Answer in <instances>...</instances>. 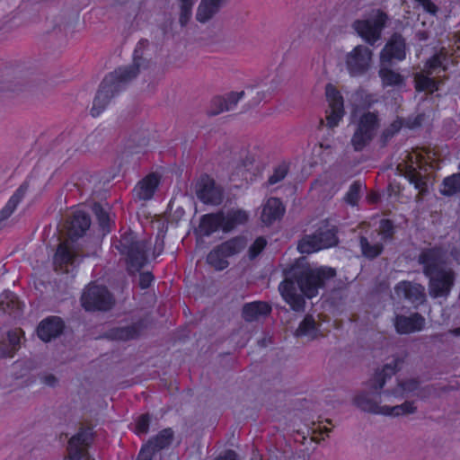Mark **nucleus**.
Returning <instances> with one entry per match:
<instances>
[{"label":"nucleus","instance_id":"32","mask_svg":"<svg viewBox=\"0 0 460 460\" xmlns=\"http://www.w3.org/2000/svg\"><path fill=\"white\" fill-rule=\"evenodd\" d=\"M378 75L384 88L401 87L405 83V78L402 75L389 67L381 66L378 71Z\"/></svg>","mask_w":460,"mask_h":460},{"label":"nucleus","instance_id":"26","mask_svg":"<svg viewBox=\"0 0 460 460\" xmlns=\"http://www.w3.org/2000/svg\"><path fill=\"white\" fill-rule=\"evenodd\" d=\"M146 327L144 321H138L130 325L115 327L108 331L106 336L111 340L128 341L139 336L141 331Z\"/></svg>","mask_w":460,"mask_h":460},{"label":"nucleus","instance_id":"21","mask_svg":"<svg viewBox=\"0 0 460 460\" xmlns=\"http://www.w3.org/2000/svg\"><path fill=\"white\" fill-rule=\"evenodd\" d=\"M244 95V92L241 91L239 93L231 92L224 96H216L211 100L209 110L208 111V114L209 116H216L220 114L225 111L233 110L240 99Z\"/></svg>","mask_w":460,"mask_h":460},{"label":"nucleus","instance_id":"39","mask_svg":"<svg viewBox=\"0 0 460 460\" xmlns=\"http://www.w3.org/2000/svg\"><path fill=\"white\" fill-rule=\"evenodd\" d=\"M414 87L416 92H429L433 93L438 90V83L432 77L417 73L414 75Z\"/></svg>","mask_w":460,"mask_h":460},{"label":"nucleus","instance_id":"18","mask_svg":"<svg viewBox=\"0 0 460 460\" xmlns=\"http://www.w3.org/2000/svg\"><path fill=\"white\" fill-rule=\"evenodd\" d=\"M65 324L58 316H49L43 319L37 327V335L44 342H49L58 337Z\"/></svg>","mask_w":460,"mask_h":460},{"label":"nucleus","instance_id":"7","mask_svg":"<svg viewBox=\"0 0 460 460\" xmlns=\"http://www.w3.org/2000/svg\"><path fill=\"white\" fill-rule=\"evenodd\" d=\"M379 122L376 112L366 111L359 116L351 137V145L355 151L364 150L372 142L379 128Z\"/></svg>","mask_w":460,"mask_h":460},{"label":"nucleus","instance_id":"9","mask_svg":"<svg viewBox=\"0 0 460 460\" xmlns=\"http://www.w3.org/2000/svg\"><path fill=\"white\" fill-rule=\"evenodd\" d=\"M372 50L363 45L356 46L346 55V68L351 77L366 75L371 67Z\"/></svg>","mask_w":460,"mask_h":460},{"label":"nucleus","instance_id":"38","mask_svg":"<svg viewBox=\"0 0 460 460\" xmlns=\"http://www.w3.org/2000/svg\"><path fill=\"white\" fill-rule=\"evenodd\" d=\"M417 407L415 406L414 402L406 401L402 404L388 406L384 405V410L381 411V415L385 416H392V417H399L402 415L412 414L416 412Z\"/></svg>","mask_w":460,"mask_h":460},{"label":"nucleus","instance_id":"62","mask_svg":"<svg viewBox=\"0 0 460 460\" xmlns=\"http://www.w3.org/2000/svg\"><path fill=\"white\" fill-rule=\"evenodd\" d=\"M394 288H423V287L421 285H420V284H418L416 286H412L408 281H402V282H399Z\"/></svg>","mask_w":460,"mask_h":460},{"label":"nucleus","instance_id":"10","mask_svg":"<svg viewBox=\"0 0 460 460\" xmlns=\"http://www.w3.org/2000/svg\"><path fill=\"white\" fill-rule=\"evenodd\" d=\"M197 198L205 205L218 206L224 200V190L216 181L205 173L196 183Z\"/></svg>","mask_w":460,"mask_h":460},{"label":"nucleus","instance_id":"64","mask_svg":"<svg viewBox=\"0 0 460 460\" xmlns=\"http://www.w3.org/2000/svg\"><path fill=\"white\" fill-rule=\"evenodd\" d=\"M450 332L455 336H460V327L451 330Z\"/></svg>","mask_w":460,"mask_h":460},{"label":"nucleus","instance_id":"51","mask_svg":"<svg viewBox=\"0 0 460 460\" xmlns=\"http://www.w3.org/2000/svg\"><path fill=\"white\" fill-rule=\"evenodd\" d=\"M155 453L157 452L152 447V446L146 443L140 449V452L137 456V460H152Z\"/></svg>","mask_w":460,"mask_h":460},{"label":"nucleus","instance_id":"45","mask_svg":"<svg viewBox=\"0 0 460 460\" xmlns=\"http://www.w3.org/2000/svg\"><path fill=\"white\" fill-rule=\"evenodd\" d=\"M267 245V241L263 236L257 237L251 244L248 250V256L251 260L257 258Z\"/></svg>","mask_w":460,"mask_h":460},{"label":"nucleus","instance_id":"54","mask_svg":"<svg viewBox=\"0 0 460 460\" xmlns=\"http://www.w3.org/2000/svg\"><path fill=\"white\" fill-rule=\"evenodd\" d=\"M414 1L417 2L423 8V10L426 13H428L431 15H436L438 12V7L431 0H414Z\"/></svg>","mask_w":460,"mask_h":460},{"label":"nucleus","instance_id":"13","mask_svg":"<svg viewBox=\"0 0 460 460\" xmlns=\"http://www.w3.org/2000/svg\"><path fill=\"white\" fill-rule=\"evenodd\" d=\"M81 302L86 311H107L113 305V298L109 289H85Z\"/></svg>","mask_w":460,"mask_h":460},{"label":"nucleus","instance_id":"58","mask_svg":"<svg viewBox=\"0 0 460 460\" xmlns=\"http://www.w3.org/2000/svg\"><path fill=\"white\" fill-rule=\"evenodd\" d=\"M40 381L42 384H44L48 386H50V387L56 386L58 382V378L52 374H46V375L41 376Z\"/></svg>","mask_w":460,"mask_h":460},{"label":"nucleus","instance_id":"48","mask_svg":"<svg viewBox=\"0 0 460 460\" xmlns=\"http://www.w3.org/2000/svg\"><path fill=\"white\" fill-rule=\"evenodd\" d=\"M402 127L403 119L398 117L384 129L382 136L385 139H390L399 133Z\"/></svg>","mask_w":460,"mask_h":460},{"label":"nucleus","instance_id":"37","mask_svg":"<svg viewBox=\"0 0 460 460\" xmlns=\"http://www.w3.org/2000/svg\"><path fill=\"white\" fill-rule=\"evenodd\" d=\"M458 172L443 179L440 190L442 195L451 197L460 192V163L458 164Z\"/></svg>","mask_w":460,"mask_h":460},{"label":"nucleus","instance_id":"23","mask_svg":"<svg viewBox=\"0 0 460 460\" xmlns=\"http://www.w3.org/2000/svg\"><path fill=\"white\" fill-rule=\"evenodd\" d=\"M24 304L9 289H5L0 296V311L8 314L14 320L22 316Z\"/></svg>","mask_w":460,"mask_h":460},{"label":"nucleus","instance_id":"52","mask_svg":"<svg viewBox=\"0 0 460 460\" xmlns=\"http://www.w3.org/2000/svg\"><path fill=\"white\" fill-rule=\"evenodd\" d=\"M405 394L415 392L420 387V381L416 378L401 380Z\"/></svg>","mask_w":460,"mask_h":460},{"label":"nucleus","instance_id":"11","mask_svg":"<svg viewBox=\"0 0 460 460\" xmlns=\"http://www.w3.org/2000/svg\"><path fill=\"white\" fill-rule=\"evenodd\" d=\"M93 442V431L90 428H81L68 441L69 460H94L88 448Z\"/></svg>","mask_w":460,"mask_h":460},{"label":"nucleus","instance_id":"25","mask_svg":"<svg viewBox=\"0 0 460 460\" xmlns=\"http://www.w3.org/2000/svg\"><path fill=\"white\" fill-rule=\"evenodd\" d=\"M224 211L218 210L214 213H208L201 216L199 230L204 236H210L212 234L222 230L224 232Z\"/></svg>","mask_w":460,"mask_h":460},{"label":"nucleus","instance_id":"24","mask_svg":"<svg viewBox=\"0 0 460 460\" xmlns=\"http://www.w3.org/2000/svg\"><path fill=\"white\" fill-rule=\"evenodd\" d=\"M283 299L295 311H303L305 308V297H312L316 295L317 289H279Z\"/></svg>","mask_w":460,"mask_h":460},{"label":"nucleus","instance_id":"12","mask_svg":"<svg viewBox=\"0 0 460 460\" xmlns=\"http://www.w3.org/2000/svg\"><path fill=\"white\" fill-rule=\"evenodd\" d=\"M325 95L329 102V111L326 112L327 127H337L345 115L344 100L341 92L332 84L325 86Z\"/></svg>","mask_w":460,"mask_h":460},{"label":"nucleus","instance_id":"46","mask_svg":"<svg viewBox=\"0 0 460 460\" xmlns=\"http://www.w3.org/2000/svg\"><path fill=\"white\" fill-rule=\"evenodd\" d=\"M402 291L403 296L416 305L423 304L426 300L424 289H402Z\"/></svg>","mask_w":460,"mask_h":460},{"label":"nucleus","instance_id":"33","mask_svg":"<svg viewBox=\"0 0 460 460\" xmlns=\"http://www.w3.org/2000/svg\"><path fill=\"white\" fill-rule=\"evenodd\" d=\"M174 438V432L171 428L161 430L156 436L151 438L147 443L156 451L160 452L170 447Z\"/></svg>","mask_w":460,"mask_h":460},{"label":"nucleus","instance_id":"61","mask_svg":"<svg viewBox=\"0 0 460 460\" xmlns=\"http://www.w3.org/2000/svg\"><path fill=\"white\" fill-rule=\"evenodd\" d=\"M450 289H429V295L431 296L437 297L443 295H447Z\"/></svg>","mask_w":460,"mask_h":460},{"label":"nucleus","instance_id":"16","mask_svg":"<svg viewBox=\"0 0 460 460\" xmlns=\"http://www.w3.org/2000/svg\"><path fill=\"white\" fill-rule=\"evenodd\" d=\"M285 212L286 207L281 199L276 197H270L262 205L260 218L262 224L270 226L276 221L281 220Z\"/></svg>","mask_w":460,"mask_h":460},{"label":"nucleus","instance_id":"35","mask_svg":"<svg viewBox=\"0 0 460 460\" xmlns=\"http://www.w3.org/2000/svg\"><path fill=\"white\" fill-rule=\"evenodd\" d=\"M359 247L362 253V256L368 259L374 260L382 254L384 252V243L378 242L376 243H371L367 237L360 236L359 237Z\"/></svg>","mask_w":460,"mask_h":460},{"label":"nucleus","instance_id":"36","mask_svg":"<svg viewBox=\"0 0 460 460\" xmlns=\"http://www.w3.org/2000/svg\"><path fill=\"white\" fill-rule=\"evenodd\" d=\"M319 324L316 323L314 317L310 314L305 315L304 320L299 323L296 331V336H307L311 340H314L319 336Z\"/></svg>","mask_w":460,"mask_h":460},{"label":"nucleus","instance_id":"14","mask_svg":"<svg viewBox=\"0 0 460 460\" xmlns=\"http://www.w3.org/2000/svg\"><path fill=\"white\" fill-rule=\"evenodd\" d=\"M24 331L21 328L11 329L0 339V359L13 358L25 340Z\"/></svg>","mask_w":460,"mask_h":460},{"label":"nucleus","instance_id":"34","mask_svg":"<svg viewBox=\"0 0 460 460\" xmlns=\"http://www.w3.org/2000/svg\"><path fill=\"white\" fill-rule=\"evenodd\" d=\"M323 245L321 244V241L316 234V233H313L312 234L304 235L297 243V250L300 253L310 254L313 252H316L318 251L323 250Z\"/></svg>","mask_w":460,"mask_h":460},{"label":"nucleus","instance_id":"22","mask_svg":"<svg viewBox=\"0 0 460 460\" xmlns=\"http://www.w3.org/2000/svg\"><path fill=\"white\" fill-rule=\"evenodd\" d=\"M424 325L425 318L418 313L410 316L396 315L394 320L396 332L400 334L420 332L424 328Z\"/></svg>","mask_w":460,"mask_h":460},{"label":"nucleus","instance_id":"1","mask_svg":"<svg viewBox=\"0 0 460 460\" xmlns=\"http://www.w3.org/2000/svg\"><path fill=\"white\" fill-rule=\"evenodd\" d=\"M148 44L147 40L141 39L134 49L132 64L119 66L103 78L90 111L93 117H99L105 111L111 100L122 92L129 81L137 77L140 68H145L144 65L148 62L143 58V53Z\"/></svg>","mask_w":460,"mask_h":460},{"label":"nucleus","instance_id":"5","mask_svg":"<svg viewBox=\"0 0 460 460\" xmlns=\"http://www.w3.org/2000/svg\"><path fill=\"white\" fill-rule=\"evenodd\" d=\"M115 248L126 257L128 269L139 271L148 262L151 243L148 240H137V234L127 229L114 243Z\"/></svg>","mask_w":460,"mask_h":460},{"label":"nucleus","instance_id":"31","mask_svg":"<svg viewBox=\"0 0 460 460\" xmlns=\"http://www.w3.org/2000/svg\"><path fill=\"white\" fill-rule=\"evenodd\" d=\"M226 0H201L198 6L196 19L206 22L216 14Z\"/></svg>","mask_w":460,"mask_h":460},{"label":"nucleus","instance_id":"56","mask_svg":"<svg viewBox=\"0 0 460 460\" xmlns=\"http://www.w3.org/2000/svg\"><path fill=\"white\" fill-rule=\"evenodd\" d=\"M192 14V7L181 5V13H180V23L181 26H186L190 20Z\"/></svg>","mask_w":460,"mask_h":460},{"label":"nucleus","instance_id":"2","mask_svg":"<svg viewBox=\"0 0 460 460\" xmlns=\"http://www.w3.org/2000/svg\"><path fill=\"white\" fill-rule=\"evenodd\" d=\"M336 275L332 267H312L307 262L296 261L283 270L284 279L278 288H324Z\"/></svg>","mask_w":460,"mask_h":460},{"label":"nucleus","instance_id":"28","mask_svg":"<svg viewBox=\"0 0 460 460\" xmlns=\"http://www.w3.org/2000/svg\"><path fill=\"white\" fill-rule=\"evenodd\" d=\"M315 233L323 249L336 246L339 243L338 227L334 225L331 226L329 219L323 220Z\"/></svg>","mask_w":460,"mask_h":460},{"label":"nucleus","instance_id":"50","mask_svg":"<svg viewBox=\"0 0 460 460\" xmlns=\"http://www.w3.org/2000/svg\"><path fill=\"white\" fill-rule=\"evenodd\" d=\"M443 64V53H436L431 56L425 63V66L429 70H436L442 66Z\"/></svg>","mask_w":460,"mask_h":460},{"label":"nucleus","instance_id":"20","mask_svg":"<svg viewBox=\"0 0 460 460\" xmlns=\"http://www.w3.org/2000/svg\"><path fill=\"white\" fill-rule=\"evenodd\" d=\"M160 181L161 178L158 174L155 172L148 173L135 186L134 192L136 197L139 200H150L154 197L160 184Z\"/></svg>","mask_w":460,"mask_h":460},{"label":"nucleus","instance_id":"40","mask_svg":"<svg viewBox=\"0 0 460 460\" xmlns=\"http://www.w3.org/2000/svg\"><path fill=\"white\" fill-rule=\"evenodd\" d=\"M376 231L382 243H385L391 242L395 234V226L394 221L389 218H382L379 221Z\"/></svg>","mask_w":460,"mask_h":460},{"label":"nucleus","instance_id":"8","mask_svg":"<svg viewBox=\"0 0 460 460\" xmlns=\"http://www.w3.org/2000/svg\"><path fill=\"white\" fill-rule=\"evenodd\" d=\"M387 20V14L378 10L376 15L371 20L355 21L353 28L367 44L373 46L380 39Z\"/></svg>","mask_w":460,"mask_h":460},{"label":"nucleus","instance_id":"41","mask_svg":"<svg viewBox=\"0 0 460 460\" xmlns=\"http://www.w3.org/2000/svg\"><path fill=\"white\" fill-rule=\"evenodd\" d=\"M362 184L359 181H355L349 186L344 196V201L351 207H356L361 197Z\"/></svg>","mask_w":460,"mask_h":460},{"label":"nucleus","instance_id":"63","mask_svg":"<svg viewBox=\"0 0 460 460\" xmlns=\"http://www.w3.org/2000/svg\"><path fill=\"white\" fill-rule=\"evenodd\" d=\"M194 0H181V5L193 6Z\"/></svg>","mask_w":460,"mask_h":460},{"label":"nucleus","instance_id":"47","mask_svg":"<svg viewBox=\"0 0 460 460\" xmlns=\"http://www.w3.org/2000/svg\"><path fill=\"white\" fill-rule=\"evenodd\" d=\"M21 77L13 76L11 80L0 83V92H20L23 90L24 84Z\"/></svg>","mask_w":460,"mask_h":460},{"label":"nucleus","instance_id":"43","mask_svg":"<svg viewBox=\"0 0 460 460\" xmlns=\"http://www.w3.org/2000/svg\"><path fill=\"white\" fill-rule=\"evenodd\" d=\"M289 165L283 162L276 166L272 174L268 179V185L272 186L281 181L288 175Z\"/></svg>","mask_w":460,"mask_h":460},{"label":"nucleus","instance_id":"30","mask_svg":"<svg viewBox=\"0 0 460 460\" xmlns=\"http://www.w3.org/2000/svg\"><path fill=\"white\" fill-rule=\"evenodd\" d=\"M224 232L229 233L239 226L245 225L249 220V214L242 208H232L224 212Z\"/></svg>","mask_w":460,"mask_h":460},{"label":"nucleus","instance_id":"44","mask_svg":"<svg viewBox=\"0 0 460 460\" xmlns=\"http://www.w3.org/2000/svg\"><path fill=\"white\" fill-rule=\"evenodd\" d=\"M98 224L102 231L110 232V216L109 213L100 205L96 204L93 208Z\"/></svg>","mask_w":460,"mask_h":460},{"label":"nucleus","instance_id":"17","mask_svg":"<svg viewBox=\"0 0 460 460\" xmlns=\"http://www.w3.org/2000/svg\"><path fill=\"white\" fill-rule=\"evenodd\" d=\"M91 226V217L86 212L77 210L73 213L67 221L68 238L75 242L79 237H83Z\"/></svg>","mask_w":460,"mask_h":460},{"label":"nucleus","instance_id":"19","mask_svg":"<svg viewBox=\"0 0 460 460\" xmlns=\"http://www.w3.org/2000/svg\"><path fill=\"white\" fill-rule=\"evenodd\" d=\"M28 189L29 183L27 181L22 183L10 197L3 208L0 209V231L5 227L7 220L14 213L18 205L24 199Z\"/></svg>","mask_w":460,"mask_h":460},{"label":"nucleus","instance_id":"3","mask_svg":"<svg viewBox=\"0 0 460 460\" xmlns=\"http://www.w3.org/2000/svg\"><path fill=\"white\" fill-rule=\"evenodd\" d=\"M402 363L403 358H396L385 364L382 369L377 370L368 381L367 389H364L355 395L354 404L363 411L381 415V411L384 410V405H381L382 389L387 380L401 369Z\"/></svg>","mask_w":460,"mask_h":460},{"label":"nucleus","instance_id":"27","mask_svg":"<svg viewBox=\"0 0 460 460\" xmlns=\"http://www.w3.org/2000/svg\"><path fill=\"white\" fill-rule=\"evenodd\" d=\"M76 252L67 242L60 243L53 256V263L56 270H63L75 263Z\"/></svg>","mask_w":460,"mask_h":460},{"label":"nucleus","instance_id":"60","mask_svg":"<svg viewBox=\"0 0 460 460\" xmlns=\"http://www.w3.org/2000/svg\"><path fill=\"white\" fill-rule=\"evenodd\" d=\"M164 246V240L159 241L157 238L155 244L154 252H153L154 257H158L163 252Z\"/></svg>","mask_w":460,"mask_h":460},{"label":"nucleus","instance_id":"4","mask_svg":"<svg viewBox=\"0 0 460 460\" xmlns=\"http://www.w3.org/2000/svg\"><path fill=\"white\" fill-rule=\"evenodd\" d=\"M418 262L429 279V288H453L456 274L441 247L423 248L418 256Z\"/></svg>","mask_w":460,"mask_h":460},{"label":"nucleus","instance_id":"15","mask_svg":"<svg viewBox=\"0 0 460 460\" xmlns=\"http://www.w3.org/2000/svg\"><path fill=\"white\" fill-rule=\"evenodd\" d=\"M406 58V42L404 38L394 33L385 45L380 54L383 64L391 63L393 60L402 61Z\"/></svg>","mask_w":460,"mask_h":460},{"label":"nucleus","instance_id":"55","mask_svg":"<svg viewBox=\"0 0 460 460\" xmlns=\"http://www.w3.org/2000/svg\"><path fill=\"white\" fill-rule=\"evenodd\" d=\"M382 394L386 396H394L395 398H400V399L403 398L406 395L401 381L398 382L396 387H394L393 389L385 390L382 392Z\"/></svg>","mask_w":460,"mask_h":460},{"label":"nucleus","instance_id":"42","mask_svg":"<svg viewBox=\"0 0 460 460\" xmlns=\"http://www.w3.org/2000/svg\"><path fill=\"white\" fill-rule=\"evenodd\" d=\"M130 141H132L134 145L128 144V146L132 149V153H139L140 150H136V148L146 147L150 143V139L149 137H146L145 130H141L131 135Z\"/></svg>","mask_w":460,"mask_h":460},{"label":"nucleus","instance_id":"6","mask_svg":"<svg viewBox=\"0 0 460 460\" xmlns=\"http://www.w3.org/2000/svg\"><path fill=\"white\" fill-rule=\"evenodd\" d=\"M247 245L243 235L234 236L215 246L207 255V262L216 270H223L229 266L228 258L239 254Z\"/></svg>","mask_w":460,"mask_h":460},{"label":"nucleus","instance_id":"59","mask_svg":"<svg viewBox=\"0 0 460 460\" xmlns=\"http://www.w3.org/2000/svg\"><path fill=\"white\" fill-rule=\"evenodd\" d=\"M215 460H238L237 454L234 450H226Z\"/></svg>","mask_w":460,"mask_h":460},{"label":"nucleus","instance_id":"29","mask_svg":"<svg viewBox=\"0 0 460 460\" xmlns=\"http://www.w3.org/2000/svg\"><path fill=\"white\" fill-rule=\"evenodd\" d=\"M271 312V306L262 301H254L247 303L243 307V318L246 322L259 321L262 317H266Z\"/></svg>","mask_w":460,"mask_h":460},{"label":"nucleus","instance_id":"53","mask_svg":"<svg viewBox=\"0 0 460 460\" xmlns=\"http://www.w3.org/2000/svg\"><path fill=\"white\" fill-rule=\"evenodd\" d=\"M155 282V277L150 271L141 272L139 274L138 288H151Z\"/></svg>","mask_w":460,"mask_h":460},{"label":"nucleus","instance_id":"57","mask_svg":"<svg viewBox=\"0 0 460 460\" xmlns=\"http://www.w3.org/2000/svg\"><path fill=\"white\" fill-rule=\"evenodd\" d=\"M409 180L411 183L414 184V187L417 190H422L425 186V182L423 181L421 176L416 172H411Z\"/></svg>","mask_w":460,"mask_h":460},{"label":"nucleus","instance_id":"49","mask_svg":"<svg viewBox=\"0 0 460 460\" xmlns=\"http://www.w3.org/2000/svg\"><path fill=\"white\" fill-rule=\"evenodd\" d=\"M150 417L148 414L139 416L136 423V432L137 434H146L149 429Z\"/></svg>","mask_w":460,"mask_h":460}]
</instances>
